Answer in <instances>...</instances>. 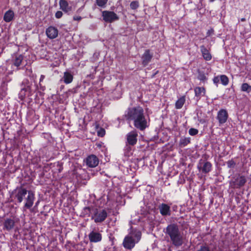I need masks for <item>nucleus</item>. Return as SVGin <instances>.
<instances>
[{
    "mask_svg": "<svg viewBox=\"0 0 251 251\" xmlns=\"http://www.w3.org/2000/svg\"><path fill=\"white\" fill-rule=\"evenodd\" d=\"M127 119L133 121V125L137 129L144 131L150 125V119L144 114L143 109L137 106L128 109L126 113Z\"/></svg>",
    "mask_w": 251,
    "mask_h": 251,
    "instance_id": "1",
    "label": "nucleus"
},
{
    "mask_svg": "<svg viewBox=\"0 0 251 251\" xmlns=\"http://www.w3.org/2000/svg\"><path fill=\"white\" fill-rule=\"evenodd\" d=\"M11 198L16 200L19 203H21L25 198V203L24 208L28 209L33 206L35 199V194L33 191H27L22 186L17 187L14 189L11 194Z\"/></svg>",
    "mask_w": 251,
    "mask_h": 251,
    "instance_id": "2",
    "label": "nucleus"
},
{
    "mask_svg": "<svg viewBox=\"0 0 251 251\" xmlns=\"http://www.w3.org/2000/svg\"><path fill=\"white\" fill-rule=\"evenodd\" d=\"M165 233L170 237L171 241L174 246L179 247L183 244V234L179 230L177 225L175 224L169 225L166 228Z\"/></svg>",
    "mask_w": 251,
    "mask_h": 251,
    "instance_id": "3",
    "label": "nucleus"
},
{
    "mask_svg": "<svg viewBox=\"0 0 251 251\" xmlns=\"http://www.w3.org/2000/svg\"><path fill=\"white\" fill-rule=\"evenodd\" d=\"M141 232L136 229L131 228L128 235L124 240L123 244L125 248L131 250L134 248L141 239Z\"/></svg>",
    "mask_w": 251,
    "mask_h": 251,
    "instance_id": "4",
    "label": "nucleus"
},
{
    "mask_svg": "<svg viewBox=\"0 0 251 251\" xmlns=\"http://www.w3.org/2000/svg\"><path fill=\"white\" fill-rule=\"evenodd\" d=\"M37 88V86L32 85L27 79H25L22 82L21 91L19 93V98L21 100H24L25 97L32 100L34 94Z\"/></svg>",
    "mask_w": 251,
    "mask_h": 251,
    "instance_id": "5",
    "label": "nucleus"
},
{
    "mask_svg": "<svg viewBox=\"0 0 251 251\" xmlns=\"http://www.w3.org/2000/svg\"><path fill=\"white\" fill-rule=\"evenodd\" d=\"M84 210L86 212H89L92 214L91 219L96 223H102L108 216L107 210L104 209L95 208L91 209L90 207H86Z\"/></svg>",
    "mask_w": 251,
    "mask_h": 251,
    "instance_id": "6",
    "label": "nucleus"
},
{
    "mask_svg": "<svg viewBox=\"0 0 251 251\" xmlns=\"http://www.w3.org/2000/svg\"><path fill=\"white\" fill-rule=\"evenodd\" d=\"M26 63L24 59V56L22 54H14L12 55L11 59L9 61L7 66V69L11 65L12 70H10V73H12V71H17L23 69Z\"/></svg>",
    "mask_w": 251,
    "mask_h": 251,
    "instance_id": "7",
    "label": "nucleus"
},
{
    "mask_svg": "<svg viewBox=\"0 0 251 251\" xmlns=\"http://www.w3.org/2000/svg\"><path fill=\"white\" fill-rule=\"evenodd\" d=\"M247 182V179L244 176L235 175L229 182V186L233 189H239L244 186Z\"/></svg>",
    "mask_w": 251,
    "mask_h": 251,
    "instance_id": "8",
    "label": "nucleus"
},
{
    "mask_svg": "<svg viewBox=\"0 0 251 251\" xmlns=\"http://www.w3.org/2000/svg\"><path fill=\"white\" fill-rule=\"evenodd\" d=\"M103 20L106 23H111L119 19L118 16L113 11L104 10L102 12Z\"/></svg>",
    "mask_w": 251,
    "mask_h": 251,
    "instance_id": "9",
    "label": "nucleus"
},
{
    "mask_svg": "<svg viewBox=\"0 0 251 251\" xmlns=\"http://www.w3.org/2000/svg\"><path fill=\"white\" fill-rule=\"evenodd\" d=\"M212 166L210 162L201 159L199 161L197 168L200 172L207 174L211 171Z\"/></svg>",
    "mask_w": 251,
    "mask_h": 251,
    "instance_id": "10",
    "label": "nucleus"
},
{
    "mask_svg": "<svg viewBox=\"0 0 251 251\" xmlns=\"http://www.w3.org/2000/svg\"><path fill=\"white\" fill-rule=\"evenodd\" d=\"M88 238L90 243H98L102 240L101 231L94 228L88 234Z\"/></svg>",
    "mask_w": 251,
    "mask_h": 251,
    "instance_id": "11",
    "label": "nucleus"
},
{
    "mask_svg": "<svg viewBox=\"0 0 251 251\" xmlns=\"http://www.w3.org/2000/svg\"><path fill=\"white\" fill-rule=\"evenodd\" d=\"M171 204L162 203L158 205V209L160 214L164 217L169 216L171 214Z\"/></svg>",
    "mask_w": 251,
    "mask_h": 251,
    "instance_id": "12",
    "label": "nucleus"
},
{
    "mask_svg": "<svg viewBox=\"0 0 251 251\" xmlns=\"http://www.w3.org/2000/svg\"><path fill=\"white\" fill-rule=\"evenodd\" d=\"M138 132L134 129L128 133L126 135V143L129 145L134 146L137 142Z\"/></svg>",
    "mask_w": 251,
    "mask_h": 251,
    "instance_id": "13",
    "label": "nucleus"
},
{
    "mask_svg": "<svg viewBox=\"0 0 251 251\" xmlns=\"http://www.w3.org/2000/svg\"><path fill=\"white\" fill-rule=\"evenodd\" d=\"M228 114L226 110L224 109H220L217 113V119L218 121L219 126L226 123L227 120Z\"/></svg>",
    "mask_w": 251,
    "mask_h": 251,
    "instance_id": "14",
    "label": "nucleus"
},
{
    "mask_svg": "<svg viewBox=\"0 0 251 251\" xmlns=\"http://www.w3.org/2000/svg\"><path fill=\"white\" fill-rule=\"evenodd\" d=\"M85 162L88 167L94 168L99 164V160L96 155L92 154L86 158Z\"/></svg>",
    "mask_w": 251,
    "mask_h": 251,
    "instance_id": "15",
    "label": "nucleus"
},
{
    "mask_svg": "<svg viewBox=\"0 0 251 251\" xmlns=\"http://www.w3.org/2000/svg\"><path fill=\"white\" fill-rule=\"evenodd\" d=\"M153 57V53H151L150 50H146L141 57L142 64L144 66H147L151 61Z\"/></svg>",
    "mask_w": 251,
    "mask_h": 251,
    "instance_id": "16",
    "label": "nucleus"
},
{
    "mask_svg": "<svg viewBox=\"0 0 251 251\" xmlns=\"http://www.w3.org/2000/svg\"><path fill=\"white\" fill-rule=\"evenodd\" d=\"M46 33L49 38L53 39L57 37L58 30L57 28L50 26L46 29Z\"/></svg>",
    "mask_w": 251,
    "mask_h": 251,
    "instance_id": "17",
    "label": "nucleus"
},
{
    "mask_svg": "<svg viewBox=\"0 0 251 251\" xmlns=\"http://www.w3.org/2000/svg\"><path fill=\"white\" fill-rule=\"evenodd\" d=\"M201 52L203 59L206 61H210L212 59V55L209 50L204 46H200Z\"/></svg>",
    "mask_w": 251,
    "mask_h": 251,
    "instance_id": "18",
    "label": "nucleus"
},
{
    "mask_svg": "<svg viewBox=\"0 0 251 251\" xmlns=\"http://www.w3.org/2000/svg\"><path fill=\"white\" fill-rule=\"evenodd\" d=\"M60 9L65 13H68L72 10V7L69 6L66 0H60L59 2Z\"/></svg>",
    "mask_w": 251,
    "mask_h": 251,
    "instance_id": "19",
    "label": "nucleus"
},
{
    "mask_svg": "<svg viewBox=\"0 0 251 251\" xmlns=\"http://www.w3.org/2000/svg\"><path fill=\"white\" fill-rule=\"evenodd\" d=\"M194 91L197 101L199 100L205 94V89L203 87H197L195 88Z\"/></svg>",
    "mask_w": 251,
    "mask_h": 251,
    "instance_id": "20",
    "label": "nucleus"
},
{
    "mask_svg": "<svg viewBox=\"0 0 251 251\" xmlns=\"http://www.w3.org/2000/svg\"><path fill=\"white\" fill-rule=\"evenodd\" d=\"M34 85L37 86V88L35 91L36 94L34 95V98L35 99H36L38 97V95L40 96H42L43 95V92L45 91L46 87L45 86L42 84L41 82H39V85H37L36 84H34Z\"/></svg>",
    "mask_w": 251,
    "mask_h": 251,
    "instance_id": "21",
    "label": "nucleus"
},
{
    "mask_svg": "<svg viewBox=\"0 0 251 251\" xmlns=\"http://www.w3.org/2000/svg\"><path fill=\"white\" fill-rule=\"evenodd\" d=\"M14 224L15 222L12 219H7L4 223V228L10 230L13 228Z\"/></svg>",
    "mask_w": 251,
    "mask_h": 251,
    "instance_id": "22",
    "label": "nucleus"
},
{
    "mask_svg": "<svg viewBox=\"0 0 251 251\" xmlns=\"http://www.w3.org/2000/svg\"><path fill=\"white\" fill-rule=\"evenodd\" d=\"M14 12L11 10H9L5 12L4 15L3 20L6 22H11L14 17Z\"/></svg>",
    "mask_w": 251,
    "mask_h": 251,
    "instance_id": "23",
    "label": "nucleus"
},
{
    "mask_svg": "<svg viewBox=\"0 0 251 251\" xmlns=\"http://www.w3.org/2000/svg\"><path fill=\"white\" fill-rule=\"evenodd\" d=\"M191 142L190 137H182L179 142V146L181 148L184 147Z\"/></svg>",
    "mask_w": 251,
    "mask_h": 251,
    "instance_id": "24",
    "label": "nucleus"
},
{
    "mask_svg": "<svg viewBox=\"0 0 251 251\" xmlns=\"http://www.w3.org/2000/svg\"><path fill=\"white\" fill-rule=\"evenodd\" d=\"M73 79V75L69 72H65L64 73L63 81L66 84L71 83Z\"/></svg>",
    "mask_w": 251,
    "mask_h": 251,
    "instance_id": "25",
    "label": "nucleus"
},
{
    "mask_svg": "<svg viewBox=\"0 0 251 251\" xmlns=\"http://www.w3.org/2000/svg\"><path fill=\"white\" fill-rule=\"evenodd\" d=\"M185 101V99L184 97H182L179 98L176 102V108L177 109H180L182 108Z\"/></svg>",
    "mask_w": 251,
    "mask_h": 251,
    "instance_id": "26",
    "label": "nucleus"
},
{
    "mask_svg": "<svg viewBox=\"0 0 251 251\" xmlns=\"http://www.w3.org/2000/svg\"><path fill=\"white\" fill-rule=\"evenodd\" d=\"M220 80L222 83V84L224 86H226L229 82V79L227 76L226 75H221L220 76Z\"/></svg>",
    "mask_w": 251,
    "mask_h": 251,
    "instance_id": "27",
    "label": "nucleus"
},
{
    "mask_svg": "<svg viewBox=\"0 0 251 251\" xmlns=\"http://www.w3.org/2000/svg\"><path fill=\"white\" fill-rule=\"evenodd\" d=\"M241 90L244 92L249 93L251 91V86L247 83H244L241 86Z\"/></svg>",
    "mask_w": 251,
    "mask_h": 251,
    "instance_id": "28",
    "label": "nucleus"
},
{
    "mask_svg": "<svg viewBox=\"0 0 251 251\" xmlns=\"http://www.w3.org/2000/svg\"><path fill=\"white\" fill-rule=\"evenodd\" d=\"M131 145H129V144H126L125 147V154L126 156H130V154H131V147H130Z\"/></svg>",
    "mask_w": 251,
    "mask_h": 251,
    "instance_id": "29",
    "label": "nucleus"
},
{
    "mask_svg": "<svg viewBox=\"0 0 251 251\" xmlns=\"http://www.w3.org/2000/svg\"><path fill=\"white\" fill-rule=\"evenodd\" d=\"M197 251H213L206 244H203L200 247Z\"/></svg>",
    "mask_w": 251,
    "mask_h": 251,
    "instance_id": "30",
    "label": "nucleus"
},
{
    "mask_svg": "<svg viewBox=\"0 0 251 251\" xmlns=\"http://www.w3.org/2000/svg\"><path fill=\"white\" fill-rule=\"evenodd\" d=\"M108 0H96L97 5L101 7H105Z\"/></svg>",
    "mask_w": 251,
    "mask_h": 251,
    "instance_id": "31",
    "label": "nucleus"
},
{
    "mask_svg": "<svg viewBox=\"0 0 251 251\" xmlns=\"http://www.w3.org/2000/svg\"><path fill=\"white\" fill-rule=\"evenodd\" d=\"M130 7L132 9H136L139 7L138 2L137 1H132L130 4Z\"/></svg>",
    "mask_w": 251,
    "mask_h": 251,
    "instance_id": "32",
    "label": "nucleus"
},
{
    "mask_svg": "<svg viewBox=\"0 0 251 251\" xmlns=\"http://www.w3.org/2000/svg\"><path fill=\"white\" fill-rule=\"evenodd\" d=\"M188 132H189V134L190 135L194 136V135H197L199 131L198 129H197L196 128H191L190 129H189Z\"/></svg>",
    "mask_w": 251,
    "mask_h": 251,
    "instance_id": "33",
    "label": "nucleus"
},
{
    "mask_svg": "<svg viewBox=\"0 0 251 251\" xmlns=\"http://www.w3.org/2000/svg\"><path fill=\"white\" fill-rule=\"evenodd\" d=\"M198 79L201 81H205L207 80V77L204 74H200L198 76Z\"/></svg>",
    "mask_w": 251,
    "mask_h": 251,
    "instance_id": "34",
    "label": "nucleus"
},
{
    "mask_svg": "<svg viewBox=\"0 0 251 251\" xmlns=\"http://www.w3.org/2000/svg\"><path fill=\"white\" fill-rule=\"evenodd\" d=\"M105 131L103 128H100L99 130L98 131V135L100 137H102L105 135Z\"/></svg>",
    "mask_w": 251,
    "mask_h": 251,
    "instance_id": "35",
    "label": "nucleus"
},
{
    "mask_svg": "<svg viewBox=\"0 0 251 251\" xmlns=\"http://www.w3.org/2000/svg\"><path fill=\"white\" fill-rule=\"evenodd\" d=\"M220 80V77L219 76H215L213 79V83L217 85L218 83L219 82Z\"/></svg>",
    "mask_w": 251,
    "mask_h": 251,
    "instance_id": "36",
    "label": "nucleus"
},
{
    "mask_svg": "<svg viewBox=\"0 0 251 251\" xmlns=\"http://www.w3.org/2000/svg\"><path fill=\"white\" fill-rule=\"evenodd\" d=\"M62 15L63 13L61 11H57L55 14V16L57 19L61 18L62 17Z\"/></svg>",
    "mask_w": 251,
    "mask_h": 251,
    "instance_id": "37",
    "label": "nucleus"
},
{
    "mask_svg": "<svg viewBox=\"0 0 251 251\" xmlns=\"http://www.w3.org/2000/svg\"><path fill=\"white\" fill-rule=\"evenodd\" d=\"M73 19L75 21H80L82 19V18L79 16H74Z\"/></svg>",
    "mask_w": 251,
    "mask_h": 251,
    "instance_id": "38",
    "label": "nucleus"
},
{
    "mask_svg": "<svg viewBox=\"0 0 251 251\" xmlns=\"http://www.w3.org/2000/svg\"><path fill=\"white\" fill-rule=\"evenodd\" d=\"M45 77V75H42L40 76L39 82H42L43 81V80L44 79Z\"/></svg>",
    "mask_w": 251,
    "mask_h": 251,
    "instance_id": "39",
    "label": "nucleus"
},
{
    "mask_svg": "<svg viewBox=\"0 0 251 251\" xmlns=\"http://www.w3.org/2000/svg\"><path fill=\"white\" fill-rule=\"evenodd\" d=\"M240 21H241V22H245V21H246V19H245V18H241V20H240Z\"/></svg>",
    "mask_w": 251,
    "mask_h": 251,
    "instance_id": "40",
    "label": "nucleus"
},
{
    "mask_svg": "<svg viewBox=\"0 0 251 251\" xmlns=\"http://www.w3.org/2000/svg\"><path fill=\"white\" fill-rule=\"evenodd\" d=\"M39 203V201H37L36 203H35V206H37L38 204V203Z\"/></svg>",
    "mask_w": 251,
    "mask_h": 251,
    "instance_id": "41",
    "label": "nucleus"
},
{
    "mask_svg": "<svg viewBox=\"0 0 251 251\" xmlns=\"http://www.w3.org/2000/svg\"><path fill=\"white\" fill-rule=\"evenodd\" d=\"M209 34H210L209 31H208L207 33V36H209L210 35Z\"/></svg>",
    "mask_w": 251,
    "mask_h": 251,
    "instance_id": "42",
    "label": "nucleus"
}]
</instances>
